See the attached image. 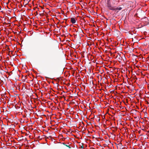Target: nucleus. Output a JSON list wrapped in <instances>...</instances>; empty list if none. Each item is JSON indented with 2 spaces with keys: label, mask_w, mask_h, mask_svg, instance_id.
Segmentation results:
<instances>
[{
  "label": "nucleus",
  "mask_w": 149,
  "mask_h": 149,
  "mask_svg": "<svg viewBox=\"0 0 149 149\" xmlns=\"http://www.w3.org/2000/svg\"><path fill=\"white\" fill-rule=\"evenodd\" d=\"M107 6L108 8L111 10H114V8L112 6L111 3L110 2V0H107Z\"/></svg>",
  "instance_id": "f257e3e1"
},
{
  "label": "nucleus",
  "mask_w": 149,
  "mask_h": 149,
  "mask_svg": "<svg viewBox=\"0 0 149 149\" xmlns=\"http://www.w3.org/2000/svg\"><path fill=\"white\" fill-rule=\"evenodd\" d=\"M71 22L72 24H74L76 23V21L74 18H71Z\"/></svg>",
  "instance_id": "f03ea898"
},
{
  "label": "nucleus",
  "mask_w": 149,
  "mask_h": 149,
  "mask_svg": "<svg viewBox=\"0 0 149 149\" xmlns=\"http://www.w3.org/2000/svg\"><path fill=\"white\" fill-rule=\"evenodd\" d=\"M122 9V8L121 7H117L116 8H114V10H121Z\"/></svg>",
  "instance_id": "7ed1b4c3"
},
{
  "label": "nucleus",
  "mask_w": 149,
  "mask_h": 149,
  "mask_svg": "<svg viewBox=\"0 0 149 149\" xmlns=\"http://www.w3.org/2000/svg\"><path fill=\"white\" fill-rule=\"evenodd\" d=\"M136 16L139 17H141V15L139 14V12L136 13Z\"/></svg>",
  "instance_id": "20e7f679"
},
{
  "label": "nucleus",
  "mask_w": 149,
  "mask_h": 149,
  "mask_svg": "<svg viewBox=\"0 0 149 149\" xmlns=\"http://www.w3.org/2000/svg\"><path fill=\"white\" fill-rule=\"evenodd\" d=\"M117 0H113V2H112V3L114 5H115L117 4L116 3V1Z\"/></svg>",
  "instance_id": "39448f33"
},
{
  "label": "nucleus",
  "mask_w": 149,
  "mask_h": 149,
  "mask_svg": "<svg viewBox=\"0 0 149 149\" xmlns=\"http://www.w3.org/2000/svg\"><path fill=\"white\" fill-rule=\"evenodd\" d=\"M65 146L67 147H68L69 148H71V147L69 145H65Z\"/></svg>",
  "instance_id": "423d86ee"
},
{
  "label": "nucleus",
  "mask_w": 149,
  "mask_h": 149,
  "mask_svg": "<svg viewBox=\"0 0 149 149\" xmlns=\"http://www.w3.org/2000/svg\"><path fill=\"white\" fill-rule=\"evenodd\" d=\"M52 137L51 136H49L48 137H47V138H49L50 139H52Z\"/></svg>",
  "instance_id": "0eeeda50"
},
{
  "label": "nucleus",
  "mask_w": 149,
  "mask_h": 149,
  "mask_svg": "<svg viewBox=\"0 0 149 149\" xmlns=\"http://www.w3.org/2000/svg\"><path fill=\"white\" fill-rule=\"evenodd\" d=\"M38 138L39 139H42V138H41L40 136H39L38 137Z\"/></svg>",
  "instance_id": "6e6552de"
},
{
  "label": "nucleus",
  "mask_w": 149,
  "mask_h": 149,
  "mask_svg": "<svg viewBox=\"0 0 149 149\" xmlns=\"http://www.w3.org/2000/svg\"><path fill=\"white\" fill-rule=\"evenodd\" d=\"M81 148H82V149H83V148H84V146L83 145H82V146H81Z\"/></svg>",
  "instance_id": "1a4fd4ad"
},
{
  "label": "nucleus",
  "mask_w": 149,
  "mask_h": 149,
  "mask_svg": "<svg viewBox=\"0 0 149 149\" xmlns=\"http://www.w3.org/2000/svg\"><path fill=\"white\" fill-rule=\"evenodd\" d=\"M63 144L65 146V145H66L65 143H63Z\"/></svg>",
  "instance_id": "9d476101"
},
{
  "label": "nucleus",
  "mask_w": 149,
  "mask_h": 149,
  "mask_svg": "<svg viewBox=\"0 0 149 149\" xmlns=\"http://www.w3.org/2000/svg\"><path fill=\"white\" fill-rule=\"evenodd\" d=\"M35 8H34V10H35Z\"/></svg>",
  "instance_id": "9b49d317"
}]
</instances>
